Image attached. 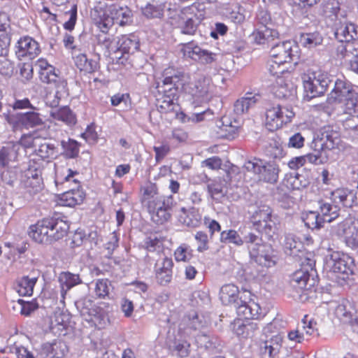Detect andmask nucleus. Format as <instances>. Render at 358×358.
<instances>
[{
    "label": "nucleus",
    "instance_id": "nucleus-45",
    "mask_svg": "<svg viewBox=\"0 0 358 358\" xmlns=\"http://www.w3.org/2000/svg\"><path fill=\"white\" fill-rule=\"evenodd\" d=\"M199 348L213 350L215 348V338L206 332H199L195 337Z\"/></svg>",
    "mask_w": 358,
    "mask_h": 358
},
{
    "label": "nucleus",
    "instance_id": "nucleus-56",
    "mask_svg": "<svg viewBox=\"0 0 358 358\" xmlns=\"http://www.w3.org/2000/svg\"><path fill=\"white\" fill-rule=\"evenodd\" d=\"M220 241L222 243H234L241 245L243 241L235 230L223 231L220 234Z\"/></svg>",
    "mask_w": 358,
    "mask_h": 358
},
{
    "label": "nucleus",
    "instance_id": "nucleus-16",
    "mask_svg": "<svg viewBox=\"0 0 358 358\" xmlns=\"http://www.w3.org/2000/svg\"><path fill=\"white\" fill-rule=\"evenodd\" d=\"M355 90L352 84L345 80L337 79L334 83V87L328 97L329 103H345V110L347 103L351 100Z\"/></svg>",
    "mask_w": 358,
    "mask_h": 358
},
{
    "label": "nucleus",
    "instance_id": "nucleus-47",
    "mask_svg": "<svg viewBox=\"0 0 358 358\" xmlns=\"http://www.w3.org/2000/svg\"><path fill=\"white\" fill-rule=\"evenodd\" d=\"M61 145L63 148V154L68 158H75L78 155L79 147L78 143L71 139L62 141Z\"/></svg>",
    "mask_w": 358,
    "mask_h": 358
},
{
    "label": "nucleus",
    "instance_id": "nucleus-53",
    "mask_svg": "<svg viewBox=\"0 0 358 358\" xmlns=\"http://www.w3.org/2000/svg\"><path fill=\"white\" fill-rule=\"evenodd\" d=\"M278 60L271 59L268 63V70L271 75L275 76L280 80V75L287 72V63H280Z\"/></svg>",
    "mask_w": 358,
    "mask_h": 358
},
{
    "label": "nucleus",
    "instance_id": "nucleus-20",
    "mask_svg": "<svg viewBox=\"0 0 358 358\" xmlns=\"http://www.w3.org/2000/svg\"><path fill=\"white\" fill-rule=\"evenodd\" d=\"M78 176L77 171L68 168H60L56 170L55 182L56 186L62 185L64 189H80V181L76 178Z\"/></svg>",
    "mask_w": 358,
    "mask_h": 358
},
{
    "label": "nucleus",
    "instance_id": "nucleus-43",
    "mask_svg": "<svg viewBox=\"0 0 358 358\" xmlns=\"http://www.w3.org/2000/svg\"><path fill=\"white\" fill-rule=\"evenodd\" d=\"M50 115L54 120L63 122L67 125H73L76 122L75 115L68 107H63L55 111H52Z\"/></svg>",
    "mask_w": 358,
    "mask_h": 358
},
{
    "label": "nucleus",
    "instance_id": "nucleus-40",
    "mask_svg": "<svg viewBox=\"0 0 358 358\" xmlns=\"http://www.w3.org/2000/svg\"><path fill=\"white\" fill-rule=\"evenodd\" d=\"M37 280V276L22 277L17 281V292L20 296H31Z\"/></svg>",
    "mask_w": 358,
    "mask_h": 358
},
{
    "label": "nucleus",
    "instance_id": "nucleus-49",
    "mask_svg": "<svg viewBox=\"0 0 358 358\" xmlns=\"http://www.w3.org/2000/svg\"><path fill=\"white\" fill-rule=\"evenodd\" d=\"M304 222L306 226L313 229H320L324 224L317 210L310 211L308 213H307L306 217L304 218Z\"/></svg>",
    "mask_w": 358,
    "mask_h": 358
},
{
    "label": "nucleus",
    "instance_id": "nucleus-28",
    "mask_svg": "<svg viewBox=\"0 0 358 358\" xmlns=\"http://www.w3.org/2000/svg\"><path fill=\"white\" fill-rule=\"evenodd\" d=\"M173 261L171 258L164 257L160 264H157L156 278L161 285H166L172 279Z\"/></svg>",
    "mask_w": 358,
    "mask_h": 358
},
{
    "label": "nucleus",
    "instance_id": "nucleus-34",
    "mask_svg": "<svg viewBox=\"0 0 358 358\" xmlns=\"http://www.w3.org/2000/svg\"><path fill=\"white\" fill-rule=\"evenodd\" d=\"M282 336L277 334L273 336L270 339L264 343L261 348L262 354L264 356L268 355V358H273L279 353L282 346Z\"/></svg>",
    "mask_w": 358,
    "mask_h": 358
},
{
    "label": "nucleus",
    "instance_id": "nucleus-59",
    "mask_svg": "<svg viewBox=\"0 0 358 358\" xmlns=\"http://www.w3.org/2000/svg\"><path fill=\"white\" fill-rule=\"evenodd\" d=\"M208 190L211 196L215 200H220L225 195L223 185L217 181L208 184Z\"/></svg>",
    "mask_w": 358,
    "mask_h": 358
},
{
    "label": "nucleus",
    "instance_id": "nucleus-36",
    "mask_svg": "<svg viewBox=\"0 0 358 358\" xmlns=\"http://www.w3.org/2000/svg\"><path fill=\"white\" fill-rule=\"evenodd\" d=\"M120 53L122 60H127L126 55L134 54L139 48V42L134 36H122L120 38Z\"/></svg>",
    "mask_w": 358,
    "mask_h": 358
},
{
    "label": "nucleus",
    "instance_id": "nucleus-54",
    "mask_svg": "<svg viewBox=\"0 0 358 358\" xmlns=\"http://www.w3.org/2000/svg\"><path fill=\"white\" fill-rule=\"evenodd\" d=\"M110 282L108 279H98L95 283L94 292L97 297L104 299L109 294Z\"/></svg>",
    "mask_w": 358,
    "mask_h": 358
},
{
    "label": "nucleus",
    "instance_id": "nucleus-64",
    "mask_svg": "<svg viewBox=\"0 0 358 358\" xmlns=\"http://www.w3.org/2000/svg\"><path fill=\"white\" fill-rule=\"evenodd\" d=\"M10 37L8 34L0 33V57H6L8 55Z\"/></svg>",
    "mask_w": 358,
    "mask_h": 358
},
{
    "label": "nucleus",
    "instance_id": "nucleus-39",
    "mask_svg": "<svg viewBox=\"0 0 358 358\" xmlns=\"http://www.w3.org/2000/svg\"><path fill=\"white\" fill-rule=\"evenodd\" d=\"M238 288L234 284H227L223 285L220 292V299L222 303L229 305L236 302L238 299Z\"/></svg>",
    "mask_w": 358,
    "mask_h": 358
},
{
    "label": "nucleus",
    "instance_id": "nucleus-14",
    "mask_svg": "<svg viewBox=\"0 0 358 358\" xmlns=\"http://www.w3.org/2000/svg\"><path fill=\"white\" fill-rule=\"evenodd\" d=\"M180 51L185 58L192 59L203 64H209L215 60V54L201 48L193 42L183 44Z\"/></svg>",
    "mask_w": 358,
    "mask_h": 358
},
{
    "label": "nucleus",
    "instance_id": "nucleus-46",
    "mask_svg": "<svg viewBox=\"0 0 358 358\" xmlns=\"http://www.w3.org/2000/svg\"><path fill=\"white\" fill-rule=\"evenodd\" d=\"M22 176L27 177L29 179H34L35 185L38 182L43 183L42 178V169L39 164L36 162L30 163L29 167L24 171Z\"/></svg>",
    "mask_w": 358,
    "mask_h": 358
},
{
    "label": "nucleus",
    "instance_id": "nucleus-52",
    "mask_svg": "<svg viewBox=\"0 0 358 358\" xmlns=\"http://www.w3.org/2000/svg\"><path fill=\"white\" fill-rule=\"evenodd\" d=\"M34 180V178L29 179L27 177L22 176L20 183V187L25 189L30 194H36L42 189L43 187V183L37 182L38 185H35Z\"/></svg>",
    "mask_w": 358,
    "mask_h": 358
},
{
    "label": "nucleus",
    "instance_id": "nucleus-13",
    "mask_svg": "<svg viewBox=\"0 0 358 358\" xmlns=\"http://www.w3.org/2000/svg\"><path fill=\"white\" fill-rule=\"evenodd\" d=\"M330 83L331 80L327 73L318 71L310 76L304 82L303 86L308 96L313 98L324 94Z\"/></svg>",
    "mask_w": 358,
    "mask_h": 358
},
{
    "label": "nucleus",
    "instance_id": "nucleus-30",
    "mask_svg": "<svg viewBox=\"0 0 358 358\" xmlns=\"http://www.w3.org/2000/svg\"><path fill=\"white\" fill-rule=\"evenodd\" d=\"M317 211L324 223L331 222L339 216L340 207L321 200L318 201Z\"/></svg>",
    "mask_w": 358,
    "mask_h": 358
},
{
    "label": "nucleus",
    "instance_id": "nucleus-44",
    "mask_svg": "<svg viewBox=\"0 0 358 358\" xmlns=\"http://www.w3.org/2000/svg\"><path fill=\"white\" fill-rule=\"evenodd\" d=\"M256 18L258 28L276 27L280 24L278 20L271 18L270 13L267 10H259Z\"/></svg>",
    "mask_w": 358,
    "mask_h": 358
},
{
    "label": "nucleus",
    "instance_id": "nucleus-8",
    "mask_svg": "<svg viewBox=\"0 0 358 358\" xmlns=\"http://www.w3.org/2000/svg\"><path fill=\"white\" fill-rule=\"evenodd\" d=\"M243 169L257 176L260 181L274 184L278 181L280 169L274 162L264 163L261 159H253L245 162Z\"/></svg>",
    "mask_w": 358,
    "mask_h": 358
},
{
    "label": "nucleus",
    "instance_id": "nucleus-10",
    "mask_svg": "<svg viewBox=\"0 0 358 358\" xmlns=\"http://www.w3.org/2000/svg\"><path fill=\"white\" fill-rule=\"evenodd\" d=\"M36 110H31L26 113H18L15 115H5V119L15 130L29 129L41 126L43 124L41 115Z\"/></svg>",
    "mask_w": 358,
    "mask_h": 358
},
{
    "label": "nucleus",
    "instance_id": "nucleus-58",
    "mask_svg": "<svg viewBox=\"0 0 358 358\" xmlns=\"http://www.w3.org/2000/svg\"><path fill=\"white\" fill-rule=\"evenodd\" d=\"M277 83L279 87L275 93L280 98H287L295 92L292 84L284 83V80L282 78H280Z\"/></svg>",
    "mask_w": 358,
    "mask_h": 358
},
{
    "label": "nucleus",
    "instance_id": "nucleus-2",
    "mask_svg": "<svg viewBox=\"0 0 358 358\" xmlns=\"http://www.w3.org/2000/svg\"><path fill=\"white\" fill-rule=\"evenodd\" d=\"M90 15L101 31L107 32L114 24L124 27L133 20L132 11L127 6L113 4L106 10V5L99 2L91 10Z\"/></svg>",
    "mask_w": 358,
    "mask_h": 358
},
{
    "label": "nucleus",
    "instance_id": "nucleus-32",
    "mask_svg": "<svg viewBox=\"0 0 358 358\" xmlns=\"http://www.w3.org/2000/svg\"><path fill=\"white\" fill-rule=\"evenodd\" d=\"M283 245L284 251L287 255L296 257L303 252V244L294 234H286Z\"/></svg>",
    "mask_w": 358,
    "mask_h": 358
},
{
    "label": "nucleus",
    "instance_id": "nucleus-50",
    "mask_svg": "<svg viewBox=\"0 0 358 358\" xmlns=\"http://www.w3.org/2000/svg\"><path fill=\"white\" fill-rule=\"evenodd\" d=\"M143 14L149 18L160 17L162 15V6L154 0L152 3H148L142 8Z\"/></svg>",
    "mask_w": 358,
    "mask_h": 358
},
{
    "label": "nucleus",
    "instance_id": "nucleus-61",
    "mask_svg": "<svg viewBox=\"0 0 358 358\" xmlns=\"http://www.w3.org/2000/svg\"><path fill=\"white\" fill-rule=\"evenodd\" d=\"M10 351L15 353L17 358H35L33 354L21 343L15 342Z\"/></svg>",
    "mask_w": 358,
    "mask_h": 358
},
{
    "label": "nucleus",
    "instance_id": "nucleus-57",
    "mask_svg": "<svg viewBox=\"0 0 358 358\" xmlns=\"http://www.w3.org/2000/svg\"><path fill=\"white\" fill-rule=\"evenodd\" d=\"M111 42L110 48L106 50V55H110L113 54V60H116L117 62L123 63V61H121L122 56H121L120 53V38L113 36Z\"/></svg>",
    "mask_w": 358,
    "mask_h": 358
},
{
    "label": "nucleus",
    "instance_id": "nucleus-11",
    "mask_svg": "<svg viewBox=\"0 0 358 358\" xmlns=\"http://www.w3.org/2000/svg\"><path fill=\"white\" fill-rule=\"evenodd\" d=\"M352 259L339 251L329 250L325 258V268L327 271L338 274H349L352 272Z\"/></svg>",
    "mask_w": 358,
    "mask_h": 358
},
{
    "label": "nucleus",
    "instance_id": "nucleus-62",
    "mask_svg": "<svg viewBox=\"0 0 358 358\" xmlns=\"http://www.w3.org/2000/svg\"><path fill=\"white\" fill-rule=\"evenodd\" d=\"M66 15H69V17L66 22L64 24L65 29L71 31L74 29L76 20H77V6L73 5L71 8L66 12Z\"/></svg>",
    "mask_w": 358,
    "mask_h": 358
},
{
    "label": "nucleus",
    "instance_id": "nucleus-22",
    "mask_svg": "<svg viewBox=\"0 0 358 358\" xmlns=\"http://www.w3.org/2000/svg\"><path fill=\"white\" fill-rule=\"evenodd\" d=\"M293 48L296 49V46L289 41L272 45L270 56L271 59L278 60L280 63H288L292 60Z\"/></svg>",
    "mask_w": 358,
    "mask_h": 358
},
{
    "label": "nucleus",
    "instance_id": "nucleus-12",
    "mask_svg": "<svg viewBox=\"0 0 358 358\" xmlns=\"http://www.w3.org/2000/svg\"><path fill=\"white\" fill-rule=\"evenodd\" d=\"M294 113L287 107L280 105L272 106L266 112V126L270 131L280 128L284 124L291 122Z\"/></svg>",
    "mask_w": 358,
    "mask_h": 358
},
{
    "label": "nucleus",
    "instance_id": "nucleus-27",
    "mask_svg": "<svg viewBox=\"0 0 358 358\" xmlns=\"http://www.w3.org/2000/svg\"><path fill=\"white\" fill-rule=\"evenodd\" d=\"M59 282L61 286V302L64 303L67 292L76 285L82 283L79 275L70 272H62L59 274Z\"/></svg>",
    "mask_w": 358,
    "mask_h": 358
},
{
    "label": "nucleus",
    "instance_id": "nucleus-63",
    "mask_svg": "<svg viewBox=\"0 0 358 358\" xmlns=\"http://www.w3.org/2000/svg\"><path fill=\"white\" fill-rule=\"evenodd\" d=\"M14 71V63L7 59L3 57L0 59V73L6 76H11Z\"/></svg>",
    "mask_w": 358,
    "mask_h": 358
},
{
    "label": "nucleus",
    "instance_id": "nucleus-51",
    "mask_svg": "<svg viewBox=\"0 0 358 358\" xmlns=\"http://www.w3.org/2000/svg\"><path fill=\"white\" fill-rule=\"evenodd\" d=\"M173 99V97H169L166 96H161V97H157L156 106L158 110L161 113H166L173 111L175 106Z\"/></svg>",
    "mask_w": 358,
    "mask_h": 358
},
{
    "label": "nucleus",
    "instance_id": "nucleus-9",
    "mask_svg": "<svg viewBox=\"0 0 358 358\" xmlns=\"http://www.w3.org/2000/svg\"><path fill=\"white\" fill-rule=\"evenodd\" d=\"M39 78L44 83L55 85L57 90L53 95L50 94L47 96L46 103L52 108L57 106L60 99L66 93V83L59 76L53 66L41 72Z\"/></svg>",
    "mask_w": 358,
    "mask_h": 358
},
{
    "label": "nucleus",
    "instance_id": "nucleus-19",
    "mask_svg": "<svg viewBox=\"0 0 358 358\" xmlns=\"http://www.w3.org/2000/svg\"><path fill=\"white\" fill-rule=\"evenodd\" d=\"M315 271L301 269L293 273L290 280L291 286L296 290H309L317 283L315 278Z\"/></svg>",
    "mask_w": 358,
    "mask_h": 358
},
{
    "label": "nucleus",
    "instance_id": "nucleus-33",
    "mask_svg": "<svg viewBox=\"0 0 358 358\" xmlns=\"http://www.w3.org/2000/svg\"><path fill=\"white\" fill-rule=\"evenodd\" d=\"M259 95L258 94H253L248 92L245 95L238 99L234 103V110L237 115H243L248 112L250 108L255 106L258 101Z\"/></svg>",
    "mask_w": 358,
    "mask_h": 358
},
{
    "label": "nucleus",
    "instance_id": "nucleus-6",
    "mask_svg": "<svg viewBox=\"0 0 358 358\" xmlns=\"http://www.w3.org/2000/svg\"><path fill=\"white\" fill-rule=\"evenodd\" d=\"M182 90L191 96L196 102H207L210 97V79L203 76H198L192 79L187 74V79L182 82Z\"/></svg>",
    "mask_w": 358,
    "mask_h": 358
},
{
    "label": "nucleus",
    "instance_id": "nucleus-35",
    "mask_svg": "<svg viewBox=\"0 0 358 358\" xmlns=\"http://www.w3.org/2000/svg\"><path fill=\"white\" fill-rule=\"evenodd\" d=\"M282 184L288 189H299L306 187L310 184V180L302 174L288 173L285 175Z\"/></svg>",
    "mask_w": 358,
    "mask_h": 358
},
{
    "label": "nucleus",
    "instance_id": "nucleus-7",
    "mask_svg": "<svg viewBox=\"0 0 358 358\" xmlns=\"http://www.w3.org/2000/svg\"><path fill=\"white\" fill-rule=\"evenodd\" d=\"M251 222L259 232L264 234L268 238L276 234V218L272 215L271 208L267 205H260L252 213Z\"/></svg>",
    "mask_w": 358,
    "mask_h": 358
},
{
    "label": "nucleus",
    "instance_id": "nucleus-17",
    "mask_svg": "<svg viewBox=\"0 0 358 358\" xmlns=\"http://www.w3.org/2000/svg\"><path fill=\"white\" fill-rule=\"evenodd\" d=\"M15 55L20 59H33L41 52L39 43L30 36L20 38L15 46Z\"/></svg>",
    "mask_w": 358,
    "mask_h": 358
},
{
    "label": "nucleus",
    "instance_id": "nucleus-41",
    "mask_svg": "<svg viewBox=\"0 0 358 358\" xmlns=\"http://www.w3.org/2000/svg\"><path fill=\"white\" fill-rule=\"evenodd\" d=\"M43 350L47 352L49 358H62L68 352L67 345L61 341L45 344Z\"/></svg>",
    "mask_w": 358,
    "mask_h": 358
},
{
    "label": "nucleus",
    "instance_id": "nucleus-21",
    "mask_svg": "<svg viewBox=\"0 0 358 358\" xmlns=\"http://www.w3.org/2000/svg\"><path fill=\"white\" fill-rule=\"evenodd\" d=\"M250 296L251 293L250 292L244 291L240 297L241 303L237 308L238 314L245 320L257 319L260 315L261 308L259 303L251 299L248 301L243 300V298H250Z\"/></svg>",
    "mask_w": 358,
    "mask_h": 358
},
{
    "label": "nucleus",
    "instance_id": "nucleus-31",
    "mask_svg": "<svg viewBox=\"0 0 358 358\" xmlns=\"http://www.w3.org/2000/svg\"><path fill=\"white\" fill-rule=\"evenodd\" d=\"M66 189V190L60 196V205L73 207L83 202L84 193L82 190L71 188Z\"/></svg>",
    "mask_w": 358,
    "mask_h": 358
},
{
    "label": "nucleus",
    "instance_id": "nucleus-23",
    "mask_svg": "<svg viewBox=\"0 0 358 358\" xmlns=\"http://www.w3.org/2000/svg\"><path fill=\"white\" fill-rule=\"evenodd\" d=\"M356 313L355 307L348 301L339 304L335 310V314L341 322L348 324L352 327H358V317Z\"/></svg>",
    "mask_w": 358,
    "mask_h": 358
},
{
    "label": "nucleus",
    "instance_id": "nucleus-5",
    "mask_svg": "<svg viewBox=\"0 0 358 358\" xmlns=\"http://www.w3.org/2000/svg\"><path fill=\"white\" fill-rule=\"evenodd\" d=\"M187 79V74L173 68L166 69L162 78L155 83L158 96L175 97L179 89L182 90V82Z\"/></svg>",
    "mask_w": 358,
    "mask_h": 358
},
{
    "label": "nucleus",
    "instance_id": "nucleus-37",
    "mask_svg": "<svg viewBox=\"0 0 358 358\" xmlns=\"http://www.w3.org/2000/svg\"><path fill=\"white\" fill-rule=\"evenodd\" d=\"M339 134L330 127H324L320 131V147L325 146L329 149L334 148L339 142Z\"/></svg>",
    "mask_w": 358,
    "mask_h": 358
},
{
    "label": "nucleus",
    "instance_id": "nucleus-29",
    "mask_svg": "<svg viewBox=\"0 0 358 358\" xmlns=\"http://www.w3.org/2000/svg\"><path fill=\"white\" fill-rule=\"evenodd\" d=\"M259 329V324L257 322L247 321L243 322L238 320L234 324L233 330L238 336L248 338L253 336Z\"/></svg>",
    "mask_w": 358,
    "mask_h": 358
},
{
    "label": "nucleus",
    "instance_id": "nucleus-15",
    "mask_svg": "<svg viewBox=\"0 0 358 358\" xmlns=\"http://www.w3.org/2000/svg\"><path fill=\"white\" fill-rule=\"evenodd\" d=\"M334 23V36L341 43H349L358 39V26L345 18L336 16Z\"/></svg>",
    "mask_w": 358,
    "mask_h": 358
},
{
    "label": "nucleus",
    "instance_id": "nucleus-3",
    "mask_svg": "<svg viewBox=\"0 0 358 358\" xmlns=\"http://www.w3.org/2000/svg\"><path fill=\"white\" fill-rule=\"evenodd\" d=\"M69 229L68 222L62 218L47 217L31 227L29 236L37 243H50L64 237Z\"/></svg>",
    "mask_w": 358,
    "mask_h": 358
},
{
    "label": "nucleus",
    "instance_id": "nucleus-18",
    "mask_svg": "<svg viewBox=\"0 0 358 358\" xmlns=\"http://www.w3.org/2000/svg\"><path fill=\"white\" fill-rule=\"evenodd\" d=\"M192 10V7L185 8L178 15V28L182 34L194 35L199 24V18Z\"/></svg>",
    "mask_w": 358,
    "mask_h": 358
},
{
    "label": "nucleus",
    "instance_id": "nucleus-55",
    "mask_svg": "<svg viewBox=\"0 0 358 358\" xmlns=\"http://www.w3.org/2000/svg\"><path fill=\"white\" fill-rule=\"evenodd\" d=\"M38 303L35 301H25L22 299L17 301L16 306L14 308H17L20 313L24 316H29L38 308Z\"/></svg>",
    "mask_w": 358,
    "mask_h": 358
},
{
    "label": "nucleus",
    "instance_id": "nucleus-1",
    "mask_svg": "<svg viewBox=\"0 0 358 358\" xmlns=\"http://www.w3.org/2000/svg\"><path fill=\"white\" fill-rule=\"evenodd\" d=\"M141 192V202L147 207L152 220L158 224L168 221L174 203L173 196L159 194L157 185L152 182L145 184Z\"/></svg>",
    "mask_w": 358,
    "mask_h": 358
},
{
    "label": "nucleus",
    "instance_id": "nucleus-25",
    "mask_svg": "<svg viewBox=\"0 0 358 358\" xmlns=\"http://www.w3.org/2000/svg\"><path fill=\"white\" fill-rule=\"evenodd\" d=\"M331 199L334 204H341L344 207L351 208L357 199L356 195L348 189H336L331 192Z\"/></svg>",
    "mask_w": 358,
    "mask_h": 358
},
{
    "label": "nucleus",
    "instance_id": "nucleus-38",
    "mask_svg": "<svg viewBox=\"0 0 358 358\" xmlns=\"http://www.w3.org/2000/svg\"><path fill=\"white\" fill-rule=\"evenodd\" d=\"M299 43L306 48L312 49L322 44L323 37L318 31L301 33L299 37Z\"/></svg>",
    "mask_w": 358,
    "mask_h": 358
},
{
    "label": "nucleus",
    "instance_id": "nucleus-4",
    "mask_svg": "<svg viewBox=\"0 0 358 358\" xmlns=\"http://www.w3.org/2000/svg\"><path fill=\"white\" fill-rule=\"evenodd\" d=\"M250 256L258 264L271 267L275 264L276 257L271 245L263 243L262 238L253 233H248L244 237Z\"/></svg>",
    "mask_w": 358,
    "mask_h": 358
},
{
    "label": "nucleus",
    "instance_id": "nucleus-24",
    "mask_svg": "<svg viewBox=\"0 0 358 358\" xmlns=\"http://www.w3.org/2000/svg\"><path fill=\"white\" fill-rule=\"evenodd\" d=\"M178 220L183 225L189 227H196L201 221V215L195 208L188 209L182 207L178 212Z\"/></svg>",
    "mask_w": 358,
    "mask_h": 358
},
{
    "label": "nucleus",
    "instance_id": "nucleus-26",
    "mask_svg": "<svg viewBox=\"0 0 358 358\" xmlns=\"http://www.w3.org/2000/svg\"><path fill=\"white\" fill-rule=\"evenodd\" d=\"M256 43L272 45V43L278 38L279 33L275 27L257 28L252 34Z\"/></svg>",
    "mask_w": 358,
    "mask_h": 358
},
{
    "label": "nucleus",
    "instance_id": "nucleus-48",
    "mask_svg": "<svg viewBox=\"0 0 358 358\" xmlns=\"http://www.w3.org/2000/svg\"><path fill=\"white\" fill-rule=\"evenodd\" d=\"M303 325L301 327H298L296 328L297 330L301 331L303 334H305V338H307L314 333H317V324L313 319H308L307 315H305L303 319L302 320Z\"/></svg>",
    "mask_w": 358,
    "mask_h": 358
},
{
    "label": "nucleus",
    "instance_id": "nucleus-60",
    "mask_svg": "<svg viewBox=\"0 0 358 358\" xmlns=\"http://www.w3.org/2000/svg\"><path fill=\"white\" fill-rule=\"evenodd\" d=\"M190 345L187 341H178L173 346V351L180 357H186L189 353Z\"/></svg>",
    "mask_w": 358,
    "mask_h": 358
},
{
    "label": "nucleus",
    "instance_id": "nucleus-42",
    "mask_svg": "<svg viewBox=\"0 0 358 358\" xmlns=\"http://www.w3.org/2000/svg\"><path fill=\"white\" fill-rule=\"evenodd\" d=\"M77 67L87 73L95 72L99 69V64L96 60L89 59L84 54H80L75 60Z\"/></svg>",
    "mask_w": 358,
    "mask_h": 358
}]
</instances>
